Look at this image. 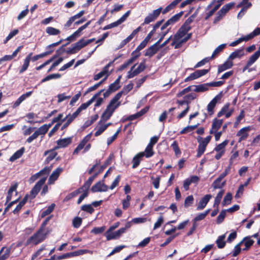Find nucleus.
Wrapping results in <instances>:
<instances>
[{
	"label": "nucleus",
	"mask_w": 260,
	"mask_h": 260,
	"mask_svg": "<svg viewBox=\"0 0 260 260\" xmlns=\"http://www.w3.org/2000/svg\"><path fill=\"white\" fill-rule=\"evenodd\" d=\"M123 93V90L120 91L110 101L101 117V120L98 122L99 125L101 124L102 122H105L110 118L115 110L120 105V102L118 101Z\"/></svg>",
	"instance_id": "obj_1"
},
{
	"label": "nucleus",
	"mask_w": 260,
	"mask_h": 260,
	"mask_svg": "<svg viewBox=\"0 0 260 260\" xmlns=\"http://www.w3.org/2000/svg\"><path fill=\"white\" fill-rule=\"evenodd\" d=\"M51 218L52 216H50L44 220L38 230L27 239L25 242V246H27L30 244L37 245L42 243L46 239L47 233H44V232L46 225Z\"/></svg>",
	"instance_id": "obj_2"
},
{
	"label": "nucleus",
	"mask_w": 260,
	"mask_h": 260,
	"mask_svg": "<svg viewBox=\"0 0 260 260\" xmlns=\"http://www.w3.org/2000/svg\"><path fill=\"white\" fill-rule=\"evenodd\" d=\"M212 137L208 136L204 139L202 137H199L198 138L199 145L197 149V154L196 157L200 158L205 152L208 144L211 141Z\"/></svg>",
	"instance_id": "obj_3"
},
{
	"label": "nucleus",
	"mask_w": 260,
	"mask_h": 260,
	"mask_svg": "<svg viewBox=\"0 0 260 260\" xmlns=\"http://www.w3.org/2000/svg\"><path fill=\"white\" fill-rule=\"evenodd\" d=\"M32 55V53L30 52L26 56L24 59L23 64L19 71V74H22L27 70L29 66L30 60H31L32 61L35 62L40 58L39 54L35 55L33 57H31Z\"/></svg>",
	"instance_id": "obj_4"
},
{
	"label": "nucleus",
	"mask_w": 260,
	"mask_h": 260,
	"mask_svg": "<svg viewBox=\"0 0 260 260\" xmlns=\"http://www.w3.org/2000/svg\"><path fill=\"white\" fill-rule=\"evenodd\" d=\"M183 11H181L179 13L173 16L161 26V30H164L165 29L169 28L168 27L170 25H173L176 23L178 22L183 15Z\"/></svg>",
	"instance_id": "obj_5"
},
{
	"label": "nucleus",
	"mask_w": 260,
	"mask_h": 260,
	"mask_svg": "<svg viewBox=\"0 0 260 260\" xmlns=\"http://www.w3.org/2000/svg\"><path fill=\"white\" fill-rule=\"evenodd\" d=\"M190 23L187 20L185 21L180 28L178 30L175 35V38H182L187 32L191 30Z\"/></svg>",
	"instance_id": "obj_6"
},
{
	"label": "nucleus",
	"mask_w": 260,
	"mask_h": 260,
	"mask_svg": "<svg viewBox=\"0 0 260 260\" xmlns=\"http://www.w3.org/2000/svg\"><path fill=\"white\" fill-rule=\"evenodd\" d=\"M222 96V92H220L219 94L216 95L208 104L207 110L209 116H212L214 114V109L217 103L221 100Z\"/></svg>",
	"instance_id": "obj_7"
},
{
	"label": "nucleus",
	"mask_w": 260,
	"mask_h": 260,
	"mask_svg": "<svg viewBox=\"0 0 260 260\" xmlns=\"http://www.w3.org/2000/svg\"><path fill=\"white\" fill-rule=\"evenodd\" d=\"M162 11V8L160 7L154 10L152 13H149L147 17H145L144 21L142 25L148 24L154 21L159 16Z\"/></svg>",
	"instance_id": "obj_8"
},
{
	"label": "nucleus",
	"mask_w": 260,
	"mask_h": 260,
	"mask_svg": "<svg viewBox=\"0 0 260 260\" xmlns=\"http://www.w3.org/2000/svg\"><path fill=\"white\" fill-rule=\"evenodd\" d=\"M46 180V177H43L38 181L30 191V198L34 199L41 190V187Z\"/></svg>",
	"instance_id": "obj_9"
},
{
	"label": "nucleus",
	"mask_w": 260,
	"mask_h": 260,
	"mask_svg": "<svg viewBox=\"0 0 260 260\" xmlns=\"http://www.w3.org/2000/svg\"><path fill=\"white\" fill-rule=\"evenodd\" d=\"M137 64V63H136L133 66H132L131 68V70L127 72V75L126 76L127 79L133 78L135 76L138 75L140 73L144 71L146 68V66H142V64H140L135 70L133 71Z\"/></svg>",
	"instance_id": "obj_10"
},
{
	"label": "nucleus",
	"mask_w": 260,
	"mask_h": 260,
	"mask_svg": "<svg viewBox=\"0 0 260 260\" xmlns=\"http://www.w3.org/2000/svg\"><path fill=\"white\" fill-rule=\"evenodd\" d=\"M86 252L87 250L81 249L72 252L66 253L61 255H59L57 256V259L58 260H61L65 258H68L71 257L77 256L80 255L84 254L86 253Z\"/></svg>",
	"instance_id": "obj_11"
},
{
	"label": "nucleus",
	"mask_w": 260,
	"mask_h": 260,
	"mask_svg": "<svg viewBox=\"0 0 260 260\" xmlns=\"http://www.w3.org/2000/svg\"><path fill=\"white\" fill-rule=\"evenodd\" d=\"M72 143V138L68 137L60 139L56 141L57 145L54 147V150L68 147Z\"/></svg>",
	"instance_id": "obj_12"
},
{
	"label": "nucleus",
	"mask_w": 260,
	"mask_h": 260,
	"mask_svg": "<svg viewBox=\"0 0 260 260\" xmlns=\"http://www.w3.org/2000/svg\"><path fill=\"white\" fill-rule=\"evenodd\" d=\"M158 45V44H157V43H155V44L148 48L145 50L144 55L145 56H148L149 58L152 57L160 49Z\"/></svg>",
	"instance_id": "obj_13"
},
{
	"label": "nucleus",
	"mask_w": 260,
	"mask_h": 260,
	"mask_svg": "<svg viewBox=\"0 0 260 260\" xmlns=\"http://www.w3.org/2000/svg\"><path fill=\"white\" fill-rule=\"evenodd\" d=\"M91 137V133L88 134L80 142L77 147L75 149L73 152V154H77L79 151L82 150L86 145V144L89 141Z\"/></svg>",
	"instance_id": "obj_14"
},
{
	"label": "nucleus",
	"mask_w": 260,
	"mask_h": 260,
	"mask_svg": "<svg viewBox=\"0 0 260 260\" xmlns=\"http://www.w3.org/2000/svg\"><path fill=\"white\" fill-rule=\"evenodd\" d=\"M91 190L92 192L106 191L108 190V186L104 183L99 181L92 186Z\"/></svg>",
	"instance_id": "obj_15"
},
{
	"label": "nucleus",
	"mask_w": 260,
	"mask_h": 260,
	"mask_svg": "<svg viewBox=\"0 0 260 260\" xmlns=\"http://www.w3.org/2000/svg\"><path fill=\"white\" fill-rule=\"evenodd\" d=\"M244 48L243 47L236 49L235 51L233 52L229 56V60H233L236 58H240L242 56H244Z\"/></svg>",
	"instance_id": "obj_16"
},
{
	"label": "nucleus",
	"mask_w": 260,
	"mask_h": 260,
	"mask_svg": "<svg viewBox=\"0 0 260 260\" xmlns=\"http://www.w3.org/2000/svg\"><path fill=\"white\" fill-rule=\"evenodd\" d=\"M250 130V127H244L240 129L237 133V136L240 137L238 142H241L242 141L247 139L248 136V131Z\"/></svg>",
	"instance_id": "obj_17"
},
{
	"label": "nucleus",
	"mask_w": 260,
	"mask_h": 260,
	"mask_svg": "<svg viewBox=\"0 0 260 260\" xmlns=\"http://www.w3.org/2000/svg\"><path fill=\"white\" fill-rule=\"evenodd\" d=\"M211 197L212 196L211 194H206L202 198L199 203L197 210H203L206 207Z\"/></svg>",
	"instance_id": "obj_18"
},
{
	"label": "nucleus",
	"mask_w": 260,
	"mask_h": 260,
	"mask_svg": "<svg viewBox=\"0 0 260 260\" xmlns=\"http://www.w3.org/2000/svg\"><path fill=\"white\" fill-rule=\"evenodd\" d=\"M233 66V62L232 60L228 59L222 64L218 66V74H219L228 69H231Z\"/></svg>",
	"instance_id": "obj_19"
},
{
	"label": "nucleus",
	"mask_w": 260,
	"mask_h": 260,
	"mask_svg": "<svg viewBox=\"0 0 260 260\" xmlns=\"http://www.w3.org/2000/svg\"><path fill=\"white\" fill-rule=\"evenodd\" d=\"M145 156V153L143 152H141L137 154L133 158L132 160V168H136L140 164L142 158Z\"/></svg>",
	"instance_id": "obj_20"
},
{
	"label": "nucleus",
	"mask_w": 260,
	"mask_h": 260,
	"mask_svg": "<svg viewBox=\"0 0 260 260\" xmlns=\"http://www.w3.org/2000/svg\"><path fill=\"white\" fill-rule=\"evenodd\" d=\"M148 42L146 41V40H144L140 45L136 48V49L132 52L131 55L132 56H138V58L141 55V53L140 51L144 49L148 44Z\"/></svg>",
	"instance_id": "obj_21"
},
{
	"label": "nucleus",
	"mask_w": 260,
	"mask_h": 260,
	"mask_svg": "<svg viewBox=\"0 0 260 260\" xmlns=\"http://www.w3.org/2000/svg\"><path fill=\"white\" fill-rule=\"evenodd\" d=\"M32 93V91H30L21 95L13 104V108H15L18 107L23 101H24L27 98L30 96Z\"/></svg>",
	"instance_id": "obj_22"
},
{
	"label": "nucleus",
	"mask_w": 260,
	"mask_h": 260,
	"mask_svg": "<svg viewBox=\"0 0 260 260\" xmlns=\"http://www.w3.org/2000/svg\"><path fill=\"white\" fill-rule=\"evenodd\" d=\"M122 78L121 75H119L118 78L116 79V80L112 84H110L109 86V89L112 92H114L117 90H118L120 87L121 85H120V80Z\"/></svg>",
	"instance_id": "obj_23"
},
{
	"label": "nucleus",
	"mask_w": 260,
	"mask_h": 260,
	"mask_svg": "<svg viewBox=\"0 0 260 260\" xmlns=\"http://www.w3.org/2000/svg\"><path fill=\"white\" fill-rule=\"evenodd\" d=\"M62 171L63 169L62 168L58 167L56 168L54 171H53L51 175L49 176V181L51 182L56 180Z\"/></svg>",
	"instance_id": "obj_24"
},
{
	"label": "nucleus",
	"mask_w": 260,
	"mask_h": 260,
	"mask_svg": "<svg viewBox=\"0 0 260 260\" xmlns=\"http://www.w3.org/2000/svg\"><path fill=\"white\" fill-rule=\"evenodd\" d=\"M138 56H132V57L123 64L119 67L117 70V72H121L126 69L128 66L133 63L137 59Z\"/></svg>",
	"instance_id": "obj_25"
},
{
	"label": "nucleus",
	"mask_w": 260,
	"mask_h": 260,
	"mask_svg": "<svg viewBox=\"0 0 260 260\" xmlns=\"http://www.w3.org/2000/svg\"><path fill=\"white\" fill-rule=\"evenodd\" d=\"M192 87H194V88L192 89V91L196 92H203L208 91L209 90L207 83L200 84L198 85H193Z\"/></svg>",
	"instance_id": "obj_26"
},
{
	"label": "nucleus",
	"mask_w": 260,
	"mask_h": 260,
	"mask_svg": "<svg viewBox=\"0 0 260 260\" xmlns=\"http://www.w3.org/2000/svg\"><path fill=\"white\" fill-rule=\"evenodd\" d=\"M18 186V183L17 182H16L14 185H12L10 187L7 192L6 204L11 201L12 197L13 192L14 191H16Z\"/></svg>",
	"instance_id": "obj_27"
},
{
	"label": "nucleus",
	"mask_w": 260,
	"mask_h": 260,
	"mask_svg": "<svg viewBox=\"0 0 260 260\" xmlns=\"http://www.w3.org/2000/svg\"><path fill=\"white\" fill-rule=\"evenodd\" d=\"M10 253V248L3 247L0 250V260H6L7 259Z\"/></svg>",
	"instance_id": "obj_28"
},
{
	"label": "nucleus",
	"mask_w": 260,
	"mask_h": 260,
	"mask_svg": "<svg viewBox=\"0 0 260 260\" xmlns=\"http://www.w3.org/2000/svg\"><path fill=\"white\" fill-rule=\"evenodd\" d=\"M25 149L24 147L21 148L18 150L16 151L10 158L9 160L10 161H14L15 160L19 158L22 156L24 152Z\"/></svg>",
	"instance_id": "obj_29"
},
{
	"label": "nucleus",
	"mask_w": 260,
	"mask_h": 260,
	"mask_svg": "<svg viewBox=\"0 0 260 260\" xmlns=\"http://www.w3.org/2000/svg\"><path fill=\"white\" fill-rule=\"evenodd\" d=\"M235 5L234 3H230L224 5L221 9L218 12V14H222L224 16L226 13Z\"/></svg>",
	"instance_id": "obj_30"
},
{
	"label": "nucleus",
	"mask_w": 260,
	"mask_h": 260,
	"mask_svg": "<svg viewBox=\"0 0 260 260\" xmlns=\"http://www.w3.org/2000/svg\"><path fill=\"white\" fill-rule=\"evenodd\" d=\"M229 141L228 140H225L221 143L217 145L214 148V150L217 152H223L225 153V147L228 144Z\"/></svg>",
	"instance_id": "obj_31"
},
{
	"label": "nucleus",
	"mask_w": 260,
	"mask_h": 260,
	"mask_svg": "<svg viewBox=\"0 0 260 260\" xmlns=\"http://www.w3.org/2000/svg\"><path fill=\"white\" fill-rule=\"evenodd\" d=\"M241 241L244 242L245 248L243 249V251L248 250L249 248L253 244L254 241L250 239V237H245Z\"/></svg>",
	"instance_id": "obj_32"
},
{
	"label": "nucleus",
	"mask_w": 260,
	"mask_h": 260,
	"mask_svg": "<svg viewBox=\"0 0 260 260\" xmlns=\"http://www.w3.org/2000/svg\"><path fill=\"white\" fill-rule=\"evenodd\" d=\"M54 148L50 150L46 151L44 153V155H46L49 153V155L46 158V162L47 163L53 160L57 155V153L55 151Z\"/></svg>",
	"instance_id": "obj_33"
},
{
	"label": "nucleus",
	"mask_w": 260,
	"mask_h": 260,
	"mask_svg": "<svg viewBox=\"0 0 260 260\" xmlns=\"http://www.w3.org/2000/svg\"><path fill=\"white\" fill-rule=\"evenodd\" d=\"M225 235L223 234L219 236L216 241V243L218 248L222 249L224 248L226 244V242L224 241Z\"/></svg>",
	"instance_id": "obj_34"
},
{
	"label": "nucleus",
	"mask_w": 260,
	"mask_h": 260,
	"mask_svg": "<svg viewBox=\"0 0 260 260\" xmlns=\"http://www.w3.org/2000/svg\"><path fill=\"white\" fill-rule=\"evenodd\" d=\"M221 125L218 123L217 121V118H215L213 120L212 127L209 131V133L210 134H213L216 131H217L220 127Z\"/></svg>",
	"instance_id": "obj_35"
},
{
	"label": "nucleus",
	"mask_w": 260,
	"mask_h": 260,
	"mask_svg": "<svg viewBox=\"0 0 260 260\" xmlns=\"http://www.w3.org/2000/svg\"><path fill=\"white\" fill-rule=\"evenodd\" d=\"M260 50H257L254 54L250 56L247 62L252 66L259 57Z\"/></svg>",
	"instance_id": "obj_36"
},
{
	"label": "nucleus",
	"mask_w": 260,
	"mask_h": 260,
	"mask_svg": "<svg viewBox=\"0 0 260 260\" xmlns=\"http://www.w3.org/2000/svg\"><path fill=\"white\" fill-rule=\"evenodd\" d=\"M52 126L50 123L48 124H45L40 127L36 131L39 134V135H45L49 130V128Z\"/></svg>",
	"instance_id": "obj_37"
},
{
	"label": "nucleus",
	"mask_w": 260,
	"mask_h": 260,
	"mask_svg": "<svg viewBox=\"0 0 260 260\" xmlns=\"http://www.w3.org/2000/svg\"><path fill=\"white\" fill-rule=\"evenodd\" d=\"M122 56V54H120L118 56L115 57V58L111 61L109 62L106 66H105L102 72L106 76L107 74H110L109 73V68L112 65L114 61H115L119 58L121 57Z\"/></svg>",
	"instance_id": "obj_38"
},
{
	"label": "nucleus",
	"mask_w": 260,
	"mask_h": 260,
	"mask_svg": "<svg viewBox=\"0 0 260 260\" xmlns=\"http://www.w3.org/2000/svg\"><path fill=\"white\" fill-rule=\"evenodd\" d=\"M46 32L50 36H56L60 33V30L52 26L47 27L46 29Z\"/></svg>",
	"instance_id": "obj_39"
},
{
	"label": "nucleus",
	"mask_w": 260,
	"mask_h": 260,
	"mask_svg": "<svg viewBox=\"0 0 260 260\" xmlns=\"http://www.w3.org/2000/svg\"><path fill=\"white\" fill-rule=\"evenodd\" d=\"M224 190H221L217 194L215 198L214 203L213 204V207H218L219 205L221 202V200L222 198L223 194H224Z\"/></svg>",
	"instance_id": "obj_40"
},
{
	"label": "nucleus",
	"mask_w": 260,
	"mask_h": 260,
	"mask_svg": "<svg viewBox=\"0 0 260 260\" xmlns=\"http://www.w3.org/2000/svg\"><path fill=\"white\" fill-rule=\"evenodd\" d=\"M181 39V38H175V35H174L173 38V40L171 43V45L172 46H174L175 49L180 48L182 46V44H183V43L180 40Z\"/></svg>",
	"instance_id": "obj_41"
},
{
	"label": "nucleus",
	"mask_w": 260,
	"mask_h": 260,
	"mask_svg": "<svg viewBox=\"0 0 260 260\" xmlns=\"http://www.w3.org/2000/svg\"><path fill=\"white\" fill-rule=\"evenodd\" d=\"M87 45L86 40H85L83 38L80 39L77 42L73 44V45H75L76 48V50H77L78 51Z\"/></svg>",
	"instance_id": "obj_42"
},
{
	"label": "nucleus",
	"mask_w": 260,
	"mask_h": 260,
	"mask_svg": "<svg viewBox=\"0 0 260 260\" xmlns=\"http://www.w3.org/2000/svg\"><path fill=\"white\" fill-rule=\"evenodd\" d=\"M117 233V231L115 232H110L107 234V232L105 233V235L106 237V239L107 241H110L113 239H117L120 238L119 235Z\"/></svg>",
	"instance_id": "obj_43"
},
{
	"label": "nucleus",
	"mask_w": 260,
	"mask_h": 260,
	"mask_svg": "<svg viewBox=\"0 0 260 260\" xmlns=\"http://www.w3.org/2000/svg\"><path fill=\"white\" fill-rule=\"evenodd\" d=\"M55 206V204L53 203V204H51L49 207H48V208L43 211L41 213V217L42 218H44L46 216L50 214L51 212H52V211H53L54 209V207Z\"/></svg>",
	"instance_id": "obj_44"
},
{
	"label": "nucleus",
	"mask_w": 260,
	"mask_h": 260,
	"mask_svg": "<svg viewBox=\"0 0 260 260\" xmlns=\"http://www.w3.org/2000/svg\"><path fill=\"white\" fill-rule=\"evenodd\" d=\"M226 181H224L221 182V181L219 180L218 179H215L212 183V187L214 189H221L225 185Z\"/></svg>",
	"instance_id": "obj_45"
},
{
	"label": "nucleus",
	"mask_w": 260,
	"mask_h": 260,
	"mask_svg": "<svg viewBox=\"0 0 260 260\" xmlns=\"http://www.w3.org/2000/svg\"><path fill=\"white\" fill-rule=\"evenodd\" d=\"M61 74H59V73H56V74H50V75H49L48 76H47L46 77H45V78H44L41 81V83H44V82H45L46 81H48L50 80H51V79H58V78H60L61 77Z\"/></svg>",
	"instance_id": "obj_46"
},
{
	"label": "nucleus",
	"mask_w": 260,
	"mask_h": 260,
	"mask_svg": "<svg viewBox=\"0 0 260 260\" xmlns=\"http://www.w3.org/2000/svg\"><path fill=\"white\" fill-rule=\"evenodd\" d=\"M233 198V196L232 193L228 192L226 193V194L225 196V197L223 198V200L222 202V206H225L226 205H228L231 203V201Z\"/></svg>",
	"instance_id": "obj_47"
},
{
	"label": "nucleus",
	"mask_w": 260,
	"mask_h": 260,
	"mask_svg": "<svg viewBox=\"0 0 260 260\" xmlns=\"http://www.w3.org/2000/svg\"><path fill=\"white\" fill-rule=\"evenodd\" d=\"M52 166L50 167H46L42 170L40 171L39 172H38L37 175H40V176L45 175V176L44 177H46L47 178L48 175L49 174V173L51 172L52 170Z\"/></svg>",
	"instance_id": "obj_48"
},
{
	"label": "nucleus",
	"mask_w": 260,
	"mask_h": 260,
	"mask_svg": "<svg viewBox=\"0 0 260 260\" xmlns=\"http://www.w3.org/2000/svg\"><path fill=\"white\" fill-rule=\"evenodd\" d=\"M113 157V154H110L105 162L104 163L103 165H102L100 169V172H103L105 169H106L109 165H110L112 162V160Z\"/></svg>",
	"instance_id": "obj_49"
},
{
	"label": "nucleus",
	"mask_w": 260,
	"mask_h": 260,
	"mask_svg": "<svg viewBox=\"0 0 260 260\" xmlns=\"http://www.w3.org/2000/svg\"><path fill=\"white\" fill-rule=\"evenodd\" d=\"M198 125H199V124H196L194 125H188V126L185 127L184 128H183L180 132V134L181 135H182V134H185L187 133L193 131L194 129H195L196 128H197Z\"/></svg>",
	"instance_id": "obj_50"
},
{
	"label": "nucleus",
	"mask_w": 260,
	"mask_h": 260,
	"mask_svg": "<svg viewBox=\"0 0 260 260\" xmlns=\"http://www.w3.org/2000/svg\"><path fill=\"white\" fill-rule=\"evenodd\" d=\"M153 146L149 144H148L145 150V156L147 158L151 157L154 154V152L153 150Z\"/></svg>",
	"instance_id": "obj_51"
},
{
	"label": "nucleus",
	"mask_w": 260,
	"mask_h": 260,
	"mask_svg": "<svg viewBox=\"0 0 260 260\" xmlns=\"http://www.w3.org/2000/svg\"><path fill=\"white\" fill-rule=\"evenodd\" d=\"M171 147L172 148L174 153L176 156L180 155L181 151L178 146V143L177 141H174L171 145Z\"/></svg>",
	"instance_id": "obj_52"
},
{
	"label": "nucleus",
	"mask_w": 260,
	"mask_h": 260,
	"mask_svg": "<svg viewBox=\"0 0 260 260\" xmlns=\"http://www.w3.org/2000/svg\"><path fill=\"white\" fill-rule=\"evenodd\" d=\"M69 42L67 43L66 44L62 45L58 49H57L56 51V53L52 57L55 59L59 56L62 54L66 51L65 47L69 44Z\"/></svg>",
	"instance_id": "obj_53"
},
{
	"label": "nucleus",
	"mask_w": 260,
	"mask_h": 260,
	"mask_svg": "<svg viewBox=\"0 0 260 260\" xmlns=\"http://www.w3.org/2000/svg\"><path fill=\"white\" fill-rule=\"evenodd\" d=\"M226 44H222L218 46L213 51L212 56L210 57L212 58H213L215 56L218 54L220 52L222 51V50L225 48Z\"/></svg>",
	"instance_id": "obj_54"
},
{
	"label": "nucleus",
	"mask_w": 260,
	"mask_h": 260,
	"mask_svg": "<svg viewBox=\"0 0 260 260\" xmlns=\"http://www.w3.org/2000/svg\"><path fill=\"white\" fill-rule=\"evenodd\" d=\"M210 210L208 209L206 210L204 212L200 213L198 214L193 219L194 222H196L198 221L203 220L206 216L209 213Z\"/></svg>",
	"instance_id": "obj_55"
},
{
	"label": "nucleus",
	"mask_w": 260,
	"mask_h": 260,
	"mask_svg": "<svg viewBox=\"0 0 260 260\" xmlns=\"http://www.w3.org/2000/svg\"><path fill=\"white\" fill-rule=\"evenodd\" d=\"M93 180L90 177L88 178V179L84 183L83 185L79 188V189L81 190H87L88 191L90 186H91Z\"/></svg>",
	"instance_id": "obj_56"
},
{
	"label": "nucleus",
	"mask_w": 260,
	"mask_h": 260,
	"mask_svg": "<svg viewBox=\"0 0 260 260\" xmlns=\"http://www.w3.org/2000/svg\"><path fill=\"white\" fill-rule=\"evenodd\" d=\"M171 27H169V28H166V30L162 31L161 33H160L159 34V39H158V40L156 42V43H157V44H158L159 45V44L160 43V42L163 40V39H164L165 37L170 31L171 30Z\"/></svg>",
	"instance_id": "obj_57"
},
{
	"label": "nucleus",
	"mask_w": 260,
	"mask_h": 260,
	"mask_svg": "<svg viewBox=\"0 0 260 260\" xmlns=\"http://www.w3.org/2000/svg\"><path fill=\"white\" fill-rule=\"evenodd\" d=\"M210 59H211V58L210 57H206V58H204L202 60H201L199 62H198L194 66L193 68H190V69H189V70H193L194 69H196V68H199V67H200L201 66H204L205 63H206L207 62H209Z\"/></svg>",
	"instance_id": "obj_58"
},
{
	"label": "nucleus",
	"mask_w": 260,
	"mask_h": 260,
	"mask_svg": "<svg viewBox=\"0 0 260 260\" xmlns=\"http://www.w3.org/2000/svg\"><path fill=\"white\" fill-rule=\"evenodd\" d=\"M81 209L82 210L85 211L89 214L93 213L94 210L91 204H85L81 206Z\"/></svg>",
	"instance_id": "obj_59"
},
{
	"label": "nucleus",
	"mask_w": 260,
	"mask_h": 260,
	"mask_svg": "<svg viewBox=\"0 0 260 260\" xmlns=\"http://www.w3.org/2000/svg\"><path fill=\"white\" fill-rule=\"evenodd\" d=\"M226 210H222L217 217L216 223L220 224L224 220L226 216Z\"/></svg>",
	"instance_id": "obj_60"
},
{
	"label": "nucleus",
	"mask_w": 260,
	"mask_h": 260,
	"mask_svg": "<svg viewBox=\"0 0 260 260\" xmlns=\"http://www.w3.org/2000/svg\"><path fill=\"white\" fill-rule=\"evenodd\" d=\"M260 35V27L256 28L252 32L246 36L248 41Z\"/></svg>",
	"instance_id": "obj_61"
},
{
	"label": "nucleus",
	"mask_w": 260,
	"mask_h": 260,
	"mask_svg": "<svg viewBox=\"0 0 260 260\" xmlns=\"http://www.w3.org/2000/svg\"><path fill=\"white\" fill-rule=\"evenodd\" d=\"M81 35V31L78 29L76 31H75L72 35L69 36L67 38L64 40H67L69 41H74L77 37H79Z\"/></svg>",
	"instance_id": "obj_62"
},
{
	"label": "nucleus",
	"mask_w": 260,
	"mask_h": 260,
	"mask_svg": "<svg viewBox=\"0 0 260 260\" xmlns=\"http://www.w3.org/2000/svg\"><path fill=\"white\" fill-rule=\"evenodd\" d=\"M82 222V219L78 216L75 217L72 222L73 226L75 228H79Z\"/></svg>",
	"instance_id": "obj_63"
},
{
	"label": "nucleus",
	"mask_w": 260,
	"mask_h": 260,
	"mask_svg": "<svg viewBox=\"0 0 260 260\" xmlns=\"http://www.w3.org/2000/svg\"><path fill=\"white\" fill-rule=\"evenodd\" d=\"M194 201V198L192 195L188 196L186 198L184 201V207L187 208L191 205Z\"/></svg>",
	"instance_id": "obj_64"
}]
</instances>
